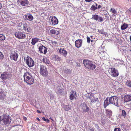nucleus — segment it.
Masks as SVG:
<instances>
[{"instance_id":"f3484780","label":"nucleus","mask_w":131,"mask_h":131,"mask_svg":"<svg viewBox=\"0 0 131 131\" xmlns=\"http://www.w3.org/2000/svg\"><path fill=\"white\" fill-rule=\"evenodd\" d=\"M82 43V41L81 39H78L75 41V45L77 48H79L81 46Z\"/></svg>"},{"instance_id":"de8ad7c7","label":"nucleus","mask_w":131,"mask_h":131,"mask_svg":"<svg viewBox=\"0 0 131 131\" xmlns=\"http://www.w3.org/2000/svg\"><path fill=\"white\" fill-rule=\"evenodd\" d=\"M42 119L43 120H44V121H46V119H45V117H42Z\"/></svg>"},{"instance_id":"9d476101","label":"nucleus","mask_w":131,"mask_h":131,"mask_svg":"<svg viewBox=\"0 0 131 131\" xmlns=\"http://www.w3.org/2000/svg\"><path fill=\"white\" fill-rule=\"evenodd\" d=\"M17 2L22 6L26 7L29 3V2L27 0H17Z\"/></svg>"},{"instance_id":"423d86ee","label":"nucleus","mask_w":131,"mask_h":131,"mask_svg":"<svg viewBox=\"0 0 131 131\" xmlns=\"http://www.w3.org/2000/svg\"><path fill=\"white\" fill-rule=\"evenodd\" d=\"M40 73L44 77H47L48 74L47 69L43 65L40 66Z\"/></svg>"},{"instance_id":"603ef678","label":"nucleus","mask_w":131,"mask_h":131,"mask_svg":"<svg viewBox=\"0 0 131 131\" xmlns=\"http://www.w3.org/2000/svg\"><path fill=\"white\" fill-rule=\"evenodd\" d=\"M101 7V6L100 5H99L98 7V8L99 9Z\"/></svg>"},{"instance_id":"6ab92c4d","label":"nucleus","mask_w":131,"mask_h":131,"mask_svg":"<svg viewBox=\"0 0 131 131\" xmlns=\"http://www.w3.org/2000/svg\"><path fill=\"white\" fill-rule=\"evenodd\" d=\"M110 98L109 99L107 98L105 100L104 102V108H106V107L109 104H111V102H110Z\"/></svg>"},{"instance_id":"c03bdc74","label":"nucleus","mask_w":131,"mask_h":131,"mask_svg":"<svg viewBox=\"0 0 131 131\" xmlns=\"http://www.w3.org/2000/svg\"><path fill=\"white\" fill-rule=\"evenodd\" d=\"M87 42L88 43H90V39L89 37H87Z\"/></svg>"},{"instance_id":"39448f33","label":"nucleus","mask_w":131,"mask_h":131,"mask_svg":"<svg viewBox=\"0 0 131 131\" xmlns=\"http://www.w3.org/2000/svg\"><path fill=\"white\" fill-rule=\"evenodd\" d=\"M110 102L111 104L115 105L117 107H119V105L118 104V97L117 96H114L110 98Z\"/></svg>"},{"instance_id":"8fccbe9b","label":"nucleus","mask_w":131,"mask_h":131,"mask_svg":"<svg viewBox=\"0 0 131 131\" xmlns=\"http://www.w3.org/2000/svg\"><path fill=\"white\" fill-rule=\"evenodd\" d=\"M46 121L47 123H48L49 122V120L48 119H46Z\"/></svg>"},{"instance_id":"3c124183","label":"nucleus","mask_w":131,"mask_h":131,"mask_svg":"<svg viewBox=\"0 0 131 131\" xmlns=\"http://www.w3.org/2000/svg\"><path fill=\"white\" fill-rule=\"evenodd\" d=\"M2 4L0 2V9L2 8Z\"/></svg>"},{"instance_id":"4be33fe9","label":"nucleus","mask_w":131,"mask_h":131,"mask_svg":"<svg viewBox=\"0 0 131 131\" xmlns=\"http://www.w3.org/2000/svg\"><path fill=\"white\" fill-rule=\"evenodd\" d=\"M89 98L91 100V101L92 103H94L96 101H98L99 100L98 98H96L94 97H92V96L91 95L89 97Z\"/></svg>"},{"instance_id":"4468645a","label":"nucleus","mask_w":131,"mask_h":131,"mask_svg":"<svg viewBox=\"0 0 131 131\" xmlns=\"http://www.w3.org/2000/svg\"><path fill=\"white\" fill-rule=\"evenodd\" d=\"M39 50L40 52L41 53L46 54L47 51V49L43 45L40 46L39 48Z\"/></svg>"},{"instance_id":"72a5a7b5","label":"nucleus","mask_w":131,"mask_h":131,"mask_svg":"<svg viewBox=\"0 0 131 131\" xmlns=\"http://www.w3.org/2000/svg\"><path fill=\"white\" fill-rule=\"evenodd\" d=\"M64 108L65 111H68L70 110L71 108L69 105H67L65 106Z\"/></svg>"},{"instance_id":"412c9836","label":"nucleus","mask_w":131,"mask_h":131,"mask_svg":"<svg viewBox=\"0 0 131 131\" xmlns=\"http://www.w3.org/2000/svg\"><path fill=\"white\" fill-rule=\"evenodd\" d=\"M102 48H100L99 49V55L101 57H103L105 56V54L106 53V52Z\"/></svg>"},{"instance_id":"cd10ccee","label":"nucleus","mask_w":131,"mask_h":131,"mask_svg":"<svg viewBox=\"0 0 131 131\" xmlns=\"http://www.w3.org/2000/svg\"><path fill=\"white\" fill-rule=\"evenodd\" d=\"M106 111L107 116L109 118L111 117L112 116V111L109 110H106Z\"/></svg>"},{"instance_id":"7c9ffc66","label":"nucleus","mask_w":131,"mask_h":131,"mask_svg":"<svg viewBox=\"0 0 131 131\" xmlns=\"http://www.w3.org/2000/svg\"><path fill=\"white\" fill-rule=\"evenodd\" d=\"M64 73L67 74H69L71 73V70L70 69H66L64 70Z\"/></svg>"},{"instance_id":"c85d7f7f","label":"nucleus","mask_w":131,"mask_h":131,"mask_svg":"<svg viewBox=\"0 0 131 131\" xmlns=\"http://www.w3.org/2000/svg\"><path fill=\"white\" fill-rule=\"evenodd\" d=\"M128 27V25L124 23L123 25H122L121 27V29L122 30L125 29Z\"/></svg>"},{"instance_id":"ea45409f","label":"nucleus","mask_w":131,"mask_h":131,"mask_svg":"<svg viewBox=\"0 0 131 131\" xmlns=\"http://www.w3.org/2000/svg\"><path fill=\"white\" fill-rule=\"evenodd\" d=\"M88 131H95L94 129L93 128H90L88 129Z\"/></svg>"},{"instance_id":"c9c22d12","label":"nucleus","mask_w":131,"mask_h":131,"mask_svg":"<svg viewBox=\"0 0 131 131\" xmlns=\"http://www.w3.org/2000/svg\"><path fill=\"white\" fill-rule=\"evenodd\" d=\"M126 84L128 86L131 88V81L130 80H127L126 83Z\"/></svg>"},{"instance_id":"2eb2a0df","label":"nucleus","mask_w":131,"mask_h":131,"mask_svg":"<svg viewBox=\"0 0 131 131\" xmlns=\"http://www.w3.org/2000/svg\"><path fill=\"white\" fill-rule=\"evenodd\" d=\"M59 52L61 54L63 55L64 57H66L67 54V52L63 48H60L59 49Z\"/></svg>"},{"instance_id":"393cba45","label":"nucleus","mask_w":131,"mask_h":131,"mask_svg":"<svg viewBox=\"0 0 131 131\" xmlns=\"http://www.w3.org/2000/svg\"><path fill=\"white\" fill-rule=\"evenodd\" d=\"M39 40H40L37 38H32V41L31 42V44L33 45H35L36 42L39 41Z\"/></svg>"},{"instance_id":"052dcab7","label":"nucleus","mask_w":131,"mask_h":131,"mask_svg":"<svg viewBox=\"0 0 131 131\" xmlns=\"http://www.w3.org/2000/svg\"><path fill=\"white\" fill-rule=\"evenodd\" d=\"M51 118H50V119H51Z\"/></svg>"},{"instance_id":"5fc2aeb1","label":"nucleus","mask_w":131,"mask_h":131,"mask_svg":"<svg viewBox=\"0 0 131 131\" xmlns=\"http://www.w3.org/2000/svg\"><path fill=\"white\" fill-rule=\"evenodd\" d=\"M37 119L38 120V121H40V119H39V118H38V117H37Z\"/></svg>"},{"instance_id":"c756f323","label":"nucleus","mask_w":131,"mask_h":131,"mask_svg":"<svg viewBox=\"0 0 131 131\" xmlns=\"http://www.w3.org/2000/svg\"><path fill=\"white\" fill-rule=\"evenodd\" d=\"M5 95L3 92H0V99L3 100L5 98Z\"/></svg>"},{"instance_id":"9b49d317","label":"nucleus","mask_w":131,"mask_h":131,"mask_svg":"<svg viewBox=\"0 0 131 131\" xmlns=\"http://www.w3.org/2000/svg\"><path fill=\"white\" fill-rule=\"evenodd\" d=\"M16 37L19 39H23L25 37V34L20 32H16L15 34Z\"/></svg>"},{"instance_id":"bf43d9fd","label":"nucleus","mask_w":131,"mask_h":131,"mask_svg":"<svg viewBox=\"0 0 131 131\" xmlns=\"http://www.w3.org/2000/svg\"><path fill=\"white\" fill-rule=\"evenodd\" d=\"M127 32H130V31H127Z\"/></svg>"},{"instance_id":"b1692460","label":"nucleus","mask_w":131,"mask_h":131,"mask_svg":"<svg viewBox=\"0 0 131 131\" xmlns=\"http://www.w3.org/2000/svg\"><path fill=\"white\" fill-rule=\"evenodd\" d=\"M50 32L54 35H57L60 33V32L59 31L54 29H52L50 30Z\"/></svg>"},{"instance_id":"a19ab883","label":"nucleus","mask_w":131,"mask_h":131,"mask_svg":"<svg viewBox=\"0 0 131 131\" xmlns=\"http://www.w3.org/2000/svg\"><path fill=\"white\" fill-rule=\"evenodd\" d=\"M114 130V131H121L120 129L119 128H115Z\"/></svg>"},{"instance_id":"58836bf2","label":"nucleus","mask_w":131,"mask_h":131,"mask_svg":"<svg viewBox=\"0 0 131 131\" xmlns=\"http://www.w3.org/2000/svg\"><path fill=\"white\" fill-rule=\"evenodd\" d=\"M4 58V56L2 53L0 51V59H2Z\"/></svg>"},{"instance_id":"864d4df0","label":"nucleus","mask_w":131,"mask_h":131,"mask_svg":"<svg viewBox=\"0 0 131 131\" xmlns=\"http://www.w3.org/2000/svg\"><path fill=\"white\" fill-rule=\"evenodd\" d=\"M37 112L38 113H41V112L39 110H37Z\"/></svg>"},{"instance_id":"f257e3e1","label":"nucleus","mask_w":131,"mask_h":131,"mask_svg":"<svg viewBox=\"0 0 131 131\" xmlns=\"http://www.w3.org/2000/svg\"><path fill=\"white\" fill-rule=\"evenodd\" d=\"M24 81L28 84H32L34 83V80L31 74L28 72L25 73L24 75Z\"/></svg>"},{"instance_id":"a18cd8bd","label":"nucleus","mask_w":131,"mask_h":131,"mask_svg":"<svg viewBox=\"0 0 131 131\" xmlns=\"http://www.w3.org/2000/svg\"><path fill=\"white\" fill-rule=\"evenodd\" d=\"M128 12L130 14H131V7L129 8V9L128 10Z\"/></svg>"},{"instance_id":"0eeeda50","label":"nucleus","mask_w":131,"mask_h":131,"mask_svg":"<svg viewBox=\"0 0 131 131\" xmlns=\"http://www.w3.org/2000/svg\"><path fill=\"white\" fill-rule=\"evenodd\" d=\"M12 77V74L8 72H3L1 74L0 78L2 80L4 81L7 79H11Z\"/></svg>"},{"instance_id":"f704fd0d","label":"nucleus","mask_w":131,"mask_h":131,"mask_svg":"<svg viewBox=\"0 0 131 131\" xmlns=\"http://www.w3.org/2000/svg\"><path fill=\"white\" fill-rule=\"evenodd\" d=\"M5 36L3 34H0V40L1 41L4 40L5 39Z\"/></svg>"},{"instance_id":"79ce46f5","label":"nucleus","mask_w":131,"mask_h":131,"mask_svg":"<svg viewBox=\"0 0 131 131\" xmlns=\"http://www.w3.org/2000/svg\"><path fill=\"white\" fill-rule=\"evenodd\" d=\"M98 19L99 20H98L99 21H100V22H102L103 21V19L101 17H99V18Z\"/></svg>"},{"instance_id":"49530a36","label":"nucleus","mask_w":131,"mask_h":131,"mask_svg":"<svg viewBox=\"0 0 131 131\" xmlns=\"http://www.w3.org/2000/svg\"><path fill=\"white\" fill-rule=\"evenodd\" d=\"M23 119L25 121H26L27 120V118L25 117H23Z\"/></svg>"},{"instance_id":"6e6552de","label":"nucleus","mask_w":131,"mask_h":131,"mask_svg":"<svg viewBox=\"0 0 131 131\" xmlns=\"http://www.w3.org/2000/svg\"><path fill=\"white\" fill-rule=\"evenodd\" d=\"M109 72L110 74L112 77H117L119 75V73L117 70L114 68H112L109 69Z\"/></svg>"},{"instance_id":"1a4fd4ad","label":"nucleus","mask_w":131,"mask_h":131,"mask_svg":"<svg viewBox=\"0 0 131 131\" xmlns=\"http://www.w3.org/2000/svg\"><path fill=\"white\" fill-rule=\"evenodd\" d=\"M50 22L52 25L54 26L58 24V19L54 16H51L50 18Z\"/></svg>"},{"instance_id":"6e6d98bb","label":"nucleus","mask_w":131,"mask_h":131,"mask_svg":"<svg viewBox=\"0 0 131 131\" xmlns=\"http://www.w3.org/2000/svg\"><path fill=\"white\" fill-rule=\"evenodd\" d=\"M129 38H130V42H131V35L130 36Z\"/></svg>"},{"instance_id":"aec40b11","label":"nucleus","mask_w":131,"mask_h":131,"mask_svg":"<svg viewBox=\"0 0 131 131\" xmlns=\"http://www.w3.org/2000/svg\"><path fill=\"white\" fill-rule=\"evenodd\" d=\"M130 101H131V95H126L125 96L124 99L125 102H127Z\"/></svg>"},{"instance_id":"37998d69","label":"nucleus","mask_w":131,"mask_h":131,"mask_svg":"<svg viewBox=\"0 0 131 131\" xmlns=\"http://www.w3.org/2000/svg\"><path fill=\"white\" fill-rule=\"evenodd\" d=\"M76 64H77L76 66L77 67H80V63H76Z\"/></svg>"},{"instance_id":"a211bd4d","label":"nucleus","mask_w":131,"mask_h":131,"mask_svg":"<svg viewBox=\"0 0 131 131\" xmlns=\"http://www.w3.org/2000/svg\"><path fill=\"white\" fill-rule=\"evenodd\" d=\"M81 108L84 112H88L89 110V108L85 104L83 103L82 104L81 106Z\"/></svg>"},{"instance_id":"09e8293b","label":"nucleus","mask_w":131,"mask_h":131,"mask_svg":"<svg viewBox=\"0 0 131 131\" xmlns=\"http://www.w3.org/2000/svg\"><path fill=\"white\" fill-rule=\"evenodd\" d=\"M86 2H90L91 1V0H85Z\"/></svg>"},{"instance_id":"13d9d810","label":"nucleus","mask_w":131,"mask_h":131,"mask_svg":"<svg viewBox=\"0 0 131 131\" xmlns=\"http://www.w3.org/2000/svg\"><path fill=\"white\" fill-rule=\"evenodd\" d=\"M131 30V28H129V30Z\"/></svg>"},{"instance_id":"a878e982","label":"nucleus","mask_w":131,"mask_h":131,"mask_svg":"<svg viewBox=\"0 0 131 131\" xmlns=\"http://www.w3.org/2000/svg\"><path fill=\"white\" fill-rule=\"evenodd\" d=\"M76 93V92H75L74 93V92L73 91H71V94L70 96V99L71 100H73V99H75V96H74V94Z\"/></svg>"},{"instance_id":"2f4dec72","label":"nucleus","mask_w":131,"mask_h":131,"mask_svg":"<svg viewBox=\"0 0 131 131\" xmlns=\"http://www.w3.org/2000/svg\"><path fill=\"white\" fill-rule=\"evenodd\" d=\"M99 18V16L98 15H93V17L92 18L94 20H96L97 21L98 19Z\"/></svg>"},{"instance_id":"5701e85b","label":"nucleus","mask_w":131,"mask_h":131,"mask_svg":"<svg viewBox=\"0 0 131 131\" xmlns=\"http://www.w3.org/2000/svg\"><path fill=\"white\" fill-rule=\"evenodd\" d=\"M24 30L26 31V32H29L31 31V28L27 26L26 25H25L24 26Z\"/></svg>"},{"instance_id":"7ed1b4c3","label":"nucleus","mask_w":131,"mask_h":131,"mask_svg":"<svg viewBox=\"0 0 131 131\" xmlns=\"http://www.w3.org/2000/svg\"><path fill=\"white\" fill-rule=\"evenodd\" d=\"M83 63L85 67L89 70H93L96 68V66L92 61L88 60H84Z\"/></svg>"},{"instance_id":"f8f14e48","label":"nucleus","mask_w":131,"mask_h":131,"mask_svg":"<svg viewBox=\"0 0 131 131\" xmlns=\"http://www.w3.org/2000/svg\"><path fill=\"white\" fill-rule=\"evenodd\" d=\"M18 56V54L16 52H14L11 53L10 57L12 60L17 61Z\"/></svg>"},{"instance_id":"4d7b16f0","label":"nucleus","mask_w":131,"mask_h":131,"mask_svg":"<svg viewBox=\"0 0 131 131\" xmlns=\"http://www.w3.org/2000/svg\"><path fill=\"white\" fill-rule=\"evenodd\" d=\"M95 4H96V6H95V7H97V5H98L97 4H96V3H95Z\"/></svg>"},{"instance_id":"20e7f679","label":"nucleus","mask_w":131,"mask_h":131,"mask_svg":"<svg viewBox=\"0 0 131 131\" xmlns=\"http://www.w3.org/2000/svg\"><path fill=\"white\" fill-rule=\"evenodd\" d=\"M25 61L28 67H33L34 65V62L32 59L28 56L24 58Z\"/></svg>"},{"instance_id":"e433bc0d","label":"nucleus","mask_w":131,"mask_h":131,"mask_svg":"<svg viewBox=\"0 0 131 131\" xmlns=\"http://www.w3.org/2000/svg\"><path fill=\"white\" fill-rule=\"evenodd\" d=\"M111 12L114 14H116L117 13L116 10L114 8H111Z\"/></svg>"},{"instance_id":"473e14b6","label":"nucleus","mask_w":131,"mask_h":131,"mask_svg":"<svg viewBox=\"0 0 131 131\" xmlns=\"http://www.w3.org/2000/svg\"><path fill=\"white\" fill-rule=\"evenodd\" d=\"M121 115L124 118L126 116V113L125 110H122Z\"/></svg>"},{"instance_id":"dca6fc26","label":"nucleus","mask_w":131,"mask_h":131,"mask_svg":"<svg viewBox=\"0 0 131 131\" xmlns=\"http://www.w3.org/2000/svg\"><path fill=\"white\" fill-rule=\"evenodd\" d=\"M51 60L53 61H60L61 60V57H59L57 55H54L52 56Z\"/></svg>"},{"instance_id":"f03ea898","label":"nucleus","mask_w":131,"mask_h":131,"mask_svg":"<svg viewBox=\"0 0 131 131\" xmlns=\"http://www.w3.org/2000/svg\"><path fill=\"white\" fill-rule=\"evenodd\" d=\"M10 119L9 116L3 115L0 116V123L2 125H7L10 123Z\"/></svg>"},{"instance_id":"ddd939ff","label":"nucleus","mask_w":131,"mask_h":131,"mask_svg":"<svg viewBox=\"0 0 131 131\" xmlns=\"http://www.w3.org/2000/svg\"><path fill=\"white\" fill-rule=\"evenodd\" d=\"M23 17L26 20H28L30 21L34 19V17L31 14L26 15H24Z\"/></svg>"},{"instance_id":"bb28decb","label":"nucleus","mask_w":131,"mask_h":131,"mask_svg":"<svg viewBox=\"0 0 131 131\" xmlns=\"http://www.w3.org/2000/svg\"><path fill=\"white\" fill-rule=\"evenodd\" d=\"M43 62L47 65L50 64V61L48 60V59L46 57L43 58Z\"/></svg>"},{"instance_id":"4c0bfd02","label":"nucleus","mask_w":131,"mask_h":131,"mask_svg":"<svg viewBox=\"0 0 131 131\" xmlns=\"http://www.w3.org/2000/svg\"><path fill=\"white\" fill-rule=\"evenodd\" d=\"M97 8L94 5L92 6L91 8V9L93 10H95Z\"/></svg>"}]
</instances>
